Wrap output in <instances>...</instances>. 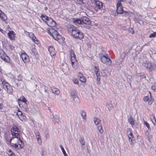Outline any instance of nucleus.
<instances>
[{
  "instance_id": "obj_63",
  "label": "nucleus",
  "mask_w": 156,
  "mask_h": 156,
  "mask_svg": "<svg viewBox=\"0 0 156 156\" xmlns=\"http://www.w3.org/2000/svg\"><path fill=\"white\" fill-rule=\"evenodd\" d=\"M155 35H156V32H155Z\"/></svg>"
},
{
  "instance_id": "obj_25",
  "label": "nucleus",
  "mask_w": 156,
  "mask_h": 156,
  "mask_svg": "<svg viewBox=\"0 0 156 156\" xmlns=\"http://www.w3.org/2000/svg\"><path fill=\"white\" fill-rule=\"evenodd\" d=\"M79 141L81 145V147H83V146L85 144V141L84 138L83 137H81L79 140Z\"/></svg>"
},
{
  "instance_id": "obj_3",
  "label": "nucleus",
  "mask_w": 156,
  "mask_h": 156,
  "mask_svg": "<svg viewBox=\"0 0 156 156\" xmlns=\"http://www.w3.org/2000/svg\"><path fill=\"white\" fill-rule=\"evenodd\" d=\"M69 31V33L71 34V35L75 38L81 39L83 37L84 34L83 32L74 26H72L70 27Z\"/></svg>"
},
{
  "instance_id": "obj_54",
  "label": "nucleus",
  "mask_w": 156,
  "mask_h": 156,
  "mask_svg": "<svg viewBox=\"0 0 156 156\" xmlns=\"http://www.w3.org/2000/svg\"><path fill=\"white\" fill-rule=\"evenodd\" d=\"M153 119H154V122H154L153 121H152L153 123H154V124H155V123L156 122V119H155V116L154 115V117H153Z\"/></svg>"
},
{
  "instance_id": "obj_15",
  "label": "nucleus",
  "mask_w": 156,
  "mask_h": 156,
  "mask_svg": "<svg viewBox=\"0 0 156 156\" xmlns=\"http://www.w3.org/2000/svg\"><path fill=\"white\" fill-rule=\"evenodd\" d=\"M21 57L24 63L28 62L29 61L28 56L25 53H22L21 55Z\"/></svg>"
},
{
  "instance_id": "obj_60",
  "label": "nucleus",
  "mask_w": 156,
  "mask_h": 156,
  "mask_svg": "<svg viewBox=\"0 0 156 156\" xmlns=\"http://www.w3.org/2000/svg\"><path fill=\"white\" fill-rule=\"evenodd\" d=\"M139 16H140V17H141V16L140 14H139Z\"/></svg>"
},
{
  "instance_id": "obj_58",
  "label": "nucleus",
  "mask_w": 156,
  "mask_h": 156,
  "mask_svg": "<svg viewBox=\"0 0 156 156\" xmlns=\"http://www.w3.org/2000/svg\"><path fill=\"white\" fill-rule=\"evenodd\" d=\"M3 12H2V11L1 10H0V15Z\"/></svg>"
},
{
  "instance_id": "obj_26",
  "label": "nucleus",
  "mask_w": 156,
  "mask_h": 156,
  "mask_svg": "<svg viewBox=\"0 0 156 156\" xmlns=\"http://www.w3.org/2000/svg\"><path fill=\"white\" fill-rule=\"evenodd\" d=\"M7 55L5 52L2 50H0V58L2 59Z\"/></svg>"
},
{
  "instance_id": "obj_29",
  "label": "nucleus",
  "mask_w": 156,
  "mask_h": 156,
  "mask_svg": "<svg viewBox=\"0 0 156 156\" xmlns=\"http://www.w3.org/2000/svg\"><path fill=\"white\" fill-rule=\"evenodd\" d=\"M56 36H55V37H54L53 38L56 41H58V40H59L62 38L61 35H60L58 34L57 35H56Z\"/></svg>"
},
{
  "instance_id": "obj_22",
  "label": "nucleus",
  "mask_w": 156,
  "mask_h": 156,
  "mask_svg": "<svg viewBox=\"0 0 156 156\" xmlns=\"http://www.w3.org/2000/svg\"><path fill=\"white\" fill-rule=\"evenodd\" d=\"M52 92L53 93L56 94H58L60 93V91L59 90L55 87H53L51 89Z\"/></svg>"
},
{
  "instance_id": "obj_2",
  "label": "nucleus",
  "mask_w": 156,
  "mask_h": 156,
  "mask_svg": "<svg viewBox=\"0 0 156 156\" xmlns=\"http://www.w3.org/2000/svg\"><path fill=\"white\" fill-rule=\"evenodd\" d=\"M73 22L76 25L80 24L82 27H85L88 29H89L90 27L87 25H90L91 23L89 19L86 17H84L81 19L74 18Z\"/></svg>"
},
{
  "instance_id": "obj_47",
  "label": "nucleus",
  "mask_w": 156,
  "mask_h": 156,
  "mask_svg": "<svg viewBox=\"0 0 156 156\" xmlns=\"http://www.w3.org/2000/svg\"><path fill=\"white\" fill-rule=\"evenodd\" d=\"M37 143L39 145H41V144L42 143V141L41 139V138H40L39 139H38V140H37Z\"/></svg>"
},
{
  "instance_id": "obj_18",
  "label": "nucleus",
  "mask_w": 156,
  "mask_h": 156,
  "mask_svg": "<svg viewBox=\"0 0 156 156\" xmlns=\"http://www.w3.org/2000/svg\"><path fill=\"white\" fill-rule=\"evenodd\" d=\"M8 35L11 40H13L14 39V32L12 31H11L8 34Z\"/></svg>"
},
{
  "instance_id": "obj_24",
  "label": "nucleus",
  "mask_w": 156,
  "mask_h": 156,
  "mask_svg": "<svg viewBox=\"0 0 156 156\" xmlns=\"http://www.w3.org/2000/svg\"><path fill=\"white\" fill-rule=\"evenodd\" d=\"M2 59L7 63H9L10 60V58L7 55L3 57Z\"/></svg>"
},
{
  "instance_id": "obj_53",
  "label": "nucleus",
  "mask_w": 156,
  "mask_h": 156,
  "mask_svg": "<svg viewBox=\"0 0 156 156\" xmlns=\"http://www.w3.org/2000/svg\"><path fill=\"white\" fill-rule=\"evenodd\" d=\"M35 135L36 136H40V134L38 131H37Z\"/></svg>"
},
{
  "instance_id": "obj_50",
  "label": "nucleus",
  "mask_w": 156,
  "mask_h": 156,
  "mask_svg": "<svg viewBox=\"0 0 156 156\" xmlns=\"http://www.w3.org/2000/svg\"><path fill=\"white\" fill-rule=\"evenodd\" d=\"M73 81L75 84H78L79 82L78 80L77 79H75L73 80Z\"/></svg>"
},
{
  "instance_id": "obj_27",
  "label": "nucleus",
  "mask_w": 156,
  "mask_h": 156,
  "mask_svg": "<svg viewBox=\"0 0 156 156\" xmlns=\"http://www.w3.org/2000/svg\"><path fill=\"white\" fill-rule=\"evenodd\" d=\"M41 18L46 23V21L48 20V19L49 17L47 16L46 15L41 14Z\"/></svg>"
},
{
  "instance_id": "obj_41",
  "label": "nucleus",
  "mask_w": 156,
  "mask_h": 156,
  "mask_svg": "<svg viewBox=\"0 0 156 156\" xmlns=\"http://www.w3.org/2000/svg\"><path fill=\"white\" fill-rule=\"evenodd\" d=\"M134 21H136V23H139L140 24V23L139 22V21H142L141 20H140L138 18H136L135 17L134 19Z\"/></svg>"
},
{
  "instance_id": "obj_37",
  "label": "nucleus",
  "mask_w": 156,
  "mask_h": 156,
  "mask_svg": "<svg viewBox=\"0 0 156 156\" xmlns=\"http://www.w3.org/2000/svg\"><path fill=\"white\" fill-rule=\"evenodd\" d=\"M32 51V55H35L37 53V51L36 49L35 48H33L31 50Z\"/></svg>"
},
{
  "instance_id": "obj_23",
  "label": "nucleus",
  "mask_w": 156,
  "mask_h": 156,
  "mask_svg": "<svg viewBox=\"0 0 156 156\" xmlns=\"http://www.w3.org/2000/svg\"><path fill=\"white\" fill-rule=\"evenodd\" d=\"M79 79L80 81L83 83H85L86 81V78L82 74H80L79 76Z\"/></svg>"
},
{
  "instance_id": "obj_17",
  "label": "nucleus",
  "mask_w": 156,
  "mask_h": 156,
  "mask_svg": "<svg viewBox=\"0 0 156 156\" xmlns=\"http://www.w3.org/2000/svg\"><path fill=\"white\" fill-rule=\"evenodd\" d=\"M122 7V6L116 7V12L117 14H122L124 12H125L126 13H128V12L126 11H124Z\"/></svg>"
},
{
  "instance_id": "obj_21",
  "label": "nucleus",
  "mask_w": 156,
  "mask_h": 156,
  "mask_svg": "<svg viewBox=\"0 0 156 156\" xmlns=\"http://www.w3.org/2000/svg\"><path fill=\"white\" fill-rule=\"evenodd\" d=\"M128 121L133 127V126L134 125V121L131 115H130V117L128 118Z\"/></svg>"
},
{
  "instance_id": "obj_33",
  "label": "nucleus",
  "mask_w": 156,
  "mask_h": 156,
  "mask_svg": "<svg viewBox=\"0 0 156 156\" xmlns=\"http://www.w3.org/2000/svg\"><path fill=\"white\" fill-rule=\"evenodd\" d=\"M149 94L150 95L151 98L150 99V100L148 102V104L149 105H151L154 102V100L152 99V98L151 93L150 92H149Z\"/></svg>"
},
{
  "instance_id": "obj_48",
  "label": "nucleus",
  "mask_w": 156,
  "mask_h": 156,
  "mask_svg": "<svg viewBox=\"0 0 156 156\" xmlns=\"http://www.w3.org/2000/svg\"><path fill=\"white\" fill-rule=\"evenodd\" d=\"M151 89L154 90V91L156 92V85H153L151 87Z\"/></svg>"
},
{
  "instance_id": "obj_4",
  "label": "nucleus",
  "mask_w": 156,
  "mask_h": 156,
  "mask_svg": "<svg viewBox=\"0 0 156 156\" xmlns=\"http://www.w3.org/2000/svg\"><path fill=\"white\" fill-rule=\"evenodd\" d=\"M2 83L1 85L4 90L8 94H12L13 93V89L12 87L5 80H1Z\"/></svg>"
},
{
  "instance_id": "obj_56",
  "label": "nucleus",
  "mask_w": 156,
  "mask_h": 156,
  "mask_svg": "<svg viewBox=\"0 0 156 156\" xmlns=\"http://www.w3.org/2000/svg\"><path fill=\"white\" fill-rule=\"evenodd\" d=\"M0 31H1L2 33H3V30L0 28Z\"/></svg>"
},
{
  "instance_id": "obj_12",
  "label": "nucleus",
  "mask_w": 156,
  "mask_h": 156,
  "mask_svg": "<svg viewBox=\"0 0 156 156\" xmlns=\"http://www.w3.org/2000/svg\"><path fill=\"white\" fill-rule=\"evenodd\" d=\"M95 6L94 7V9L96 11L99 10H101L102 8L103 4L102 2L98 0L95 1Z\"/></svg>"
},
{
  "instance_id": "obj_34",
  "label": "nucleus",
  "mask_w": 156,
  "mask_h": 156,
  "mask_svg": "<svg viewBox=\"0 0 156 156\" xmlns=\"http://www.w3.org/2000/svg\"><path fill=\"white\" fill-rule=\"evenodd\" d=\"M96 76H97V80L98 81H99L101 79V78L100 77V71L99 72H98L96 73Z\"/></svg>"
},
{
  "instance_id": "obj_20",
  "label": "nucleus",
  "mask_w": 156,
  "mask_h": 156,
  "mask_svg": "<svg viewBox=\"0 0 156 156\" xmlns=\"http://www.w3.org/2000/svg\"><path fill=\"white\" fill-rule=\"evenodd\" d=\"M0 19L3 21H5L7 20V18L6 15L3 12L0 15Z\"/></svg>"
},
{
  "instance_id": "obj_14",
  "label": "nucleus",
  "mask_w": 156,
  "mask_h": 156,
  "mask_svg": "<svg viewBox=\"0 0 156 156\" xmlns=\"http://www.w3.org/2000/svg\"><path fill=\"white\" fill-rule=\"evenodd\" d=\"M48 33L53 38L55 37L56 35L58 34V32L52 28H51L49 30H48Z\"/></svg>"
},
{
  "instance_id": "obj_36",
  "label": "nucleus",
  "mask_w": 156,
  "mask_h": 156,
  "mask_svg": "<svg viewBox=\"0 0 156 156\" xmlns=\"http://www.w3.org/2000/svg\"><path fill=\"white\" fill-rule=\"evenodd\" d=\"M31 34L33 36L32 38V39L33 40V41L36 44L38 43V41L36 40V38L35 36H34V34L33 33H31Z\"/></svg>"
},
{
  "instance_id": "obj_59",
  "label": "nucleus",
  "mask_w": 156,
  "mask_h": 156,
  "mask_svg": "<svg viewBox=\"0 0 156 156\" xmlns=\"http://www.w3.org/2000/svg\"><path fill=\"white\" fill-rule=\"evenodd\" d=\"M2 69L1 67H0V72L1 71Z\"/></svg>"
},
{
  "instance_id": "obj_55",
  "label": "nucleus",
  "mask_w": 156,
  "mask_h": 156,
  "mask_svg": "<svg viewBox=\"0 0 156 156\" xmlns=\"http://www.w3.org/2000/svg\"><path fill=\"white\" fill-rule=\"evenodd\" d=\"M36 138L37 140H38V139H39L41 138L40 136H36Z\"/></svg>"
},
{
  "instance_id": "obj_30",
  "label": "nucleus",
  "mask_w": 156,
  "mask_h": 156,
  "mask_svg": "<svg viewBox=\"0 0 156 156\" xmlns=\"http://www.w3.org/2000/svg\"><path fill=\"white\" fill-rule=\"evenodd\" d=\"M107 106L109 110L112 109L113 108V105L111 103H108Z\"/></svg>"
},
{
  "instance_id": "obj_32",
  "label": "nucleus",
  "mask_w": 156,
  "mask_h": 156,
  "mask_svg": "<svg viewBox=\"0 0 156 156\" xmlns=\"http://www.w3.org/2000/svg\"><path fill=\"white\" fill-rule=\"evenodd\" d=\"M81 115L82 116V118L84 119H86V116L85 112L83 111H82L81 113Z\"/></svg>"
},
{
  "instance_id": "obj_8",
  "label": "nucleus",
  "mask_w": 156,
  "mask_h": 156,
  "mask_svg": "<svg viewBox=\"0 0 156 156\" xmlns=\"http://www.w3.org/2000/svg\"><path fill=\"white\" fill-rule=\"evenodd\" d=\"M94 121L100 133H102L103 131L101 124V120L98 118L95 117L94 118Z\"/></svg>"
},
{
  "instance_id": "obj_42",
  "label": "nucleus",
  "mask_w": 156,
  "mask_h": 156,
  "mask_svg": "<svg viewBox=\"0 0 156 156\" xmlns=\"http://www.w3.org/2000/svg\"><path fill=\"white\" fill-rule=\"evenodd\" d=\"M120 6H122V5L121 3V2H120V1L118 0V2L117 4L116 7H120Z\"/></svg>"
},
{
  "instance_id": "obj_7",
  "label": "nucleus",
  "mask_w": 156,
  "mask_h": 156,
  "mask_svg": "<svg viewBox=\"0 0 156 156\" xmlns=\"http://www.w3.org/2000/svg\"><path fill=\"white\" fill-rule=\"evenodd\" d=\"M144 67H146L148 71H151L156 67V65L154 63H151L150 62L145 61L143 64Z\"/></svg>"
},
{
  "instance_id": "obj_9",
  "label": "nucleus",
  "mask_w": 156,
  "mask_h": 156,
  "mask_svg": "<svg viewBox=\"0 0 156 156\" xmlns=\"http://www.w3.org/2000/svg\"><path fill=\"white\" fill-rule=\"evenodd\" d=\"M127 133L130 144H134L136 142L135 139L133 136L132 132L129 129H128Z\"/></svg>"
},
{
  "instance_id": "obj_5",
  "label": "nucleus",
  "mask_w": 156,
  "mask_h": 156,
  "mask_svg": "<svg viewBox=\"0 0 156 156\" xmlns=\"http://www.w3.org/2000/svg\"><path fill=\"white\" fill-rule=\"evenodd\" d=\"M70 57L72 67L75 69H76L77 67V61L74 51L72 50L70 51Z\"/></svg>"
},
{
  "instance_id": "obj_45",
  "label": "nucleus",
  "mask_w": 156,
  "mask_h": 156,
  "mask_svg": "<svg viewBox=\"0 0 156 156\" xmlns=\"http://www.w3.org/2000/svg\"><path fill=\"white\" fill-rule=\"evenodd\" d=\"M19 119L21 120H23L25 119V117L23 115L20 116H19Z\"/></svg>"
},
{
  "instance_id": "obj_62",
  "label": "nucleus",
  "mask_w": 156,
  "mask_h": 156,
  "mask_svg": "<svg viewBox=\"0 0 156 156\" xmlns=\"http://www.w3.org/2000/svg\"><path fill=\"white\" fill-rule=\"evenodd\" d=\"M12 139L11 138L10 139V142H11V140H12Z\"/></svg>"
},
{
  "instance_id": "obj_19",
  "label": "nucleus",
  "mask_w": 156,
  "mask_h": 156,
  "mask_svg": "<svg viewBox=\"0 0 156 156\" xmlns=\"http://www.w3.org/2000/svg\"><path fill=\"white\" fill-rule=\"evenodd\" d=\"M70 95L73 100H74V98H77L78 100H79V99L77 97V93L76 91H71L70 93ZM78 101H79V100Z\"/></svg>"
},
{
  "instance_id": "obj_61",
  "label": "nucleus",
  "mask_w": 156,
  "mask_h": 156,
  "mask_svg": "<svg viewBox=\"0 0 156 156\" xmlns=\"http://www.w3.org/2000/svg\"><path fill=\"white\" fill-rule=\"evenodd\" d=\"M9 152H12L10 150L9 151Z\"/></svg>"
},
{
  "instance_id": "obj_52",
  "label": "nucleus",
  "mask_w": 156,
  "mask_h": 156,
  "mask_svg": "<svg viewBox=\"0 0 156 156\" xmlns=\"http://www.w3.org/2000/svg\"><path fill=\"white\" fill-rule=\"evenodd\" d=\"M45 137H46V138H47V139H48L49 137V135L48 134V133L46 134L45 135Z\"/></svg>"
},
{
  "instance_id": "obj_11",
  "label": "nucleus",
  "mask_w": 156,
  "mask_h": 156,
  "mask_svg": "<svg viewBox=\"0 0 156 156\" xmlns=\"http://www.w3.org/2000/svg\"><path fill=\"white\" fill-rule=\"evenodd\" d=\"M19 104L20 107L22 109L26 112H28V105L27 102H19Z\"/></svg>"
},
{
  "instance_id": "obj_1",
  "label": "nucleus",
  "mask_w": 156,
  "mask_h": 156,
  "mask_svg": "<svg viewBox=\"0 0 156 156\" xmlns=\"http://www.w3.org/2000/svg\"><path fill=\"white\" fill-rule=\"evenodd\" d=\"M11 132L15 143L12 144V146L18 149L23 148L24 144L22 140V134L20 129L16 126H13L12 128Z\"/></svg>"
},
{
  "instance_id": "obj_51",
  "label": "nucleus",
  "mask_w": 156,
  "mask_h": 156,
  "mask_svg": "<svg viewBox=\"0 0 156 156\" xmlns=\"http://www.w3.org/2000/svg\"><path fill=\"white\" fill-rule=\"evenodd\" d=\"M17 80L18 81H20L21 80V76L20 75L19 76H18V78L17 79Z\"/></svg>"
},
{
  "instance_id": "obj_31",
  "label": "nucleus",
  "mask_w": 156,
  "mask_h": 156,
  "mask_svg": "<svg viewBox=\"0 0 156 156\" xmlns=\"http://www.w3.org/2000/svg\"><path fill=\"white\" fill-rule=\"evenodd\" d=\"M60 147L61 148V150H62V151L64 155L65 156H68L67 154H66L64 149L63 147L62 146V145H60Z\"/></svg>"
},
{
  "instance_id": "obj_35",
  "label": "nucleus",
  "mask_w": 156,
  "mask_h": 156,
  "mask_svg": "<svg viewBox=\"0 0 156 156\" xmlns=\"http://www.w3.org/2000/svg\"><path fill=\"white\" fill-rule=\"evenodd\" d=\"M76 3L82 5L83 4V0H74Z\"/></svg>"
},
{
  "instance_id": "obj_46",
  "label": "nucleus",
  "mask_w": 156,
  "mask_h": 156,
  "mask_svg": "<svg viewBox=\"0 0 156 156\" xmlns=\"http://www.w3.org/2000/svg\"><path fill=\"white\" fill-rule=\"evenodd\" d=\"M101 56H104L105 55H108L107 53H105V51H102L101 52Z\"/></svg>"
},
{
  "instance_id": "obj_49",
  "label": "nucleus",
  "mask_w": 156,
  "mask_h": 156,
  "mask_svg": "<svg viewBox=\"0 0 156 156\" xmlns=\"http://www.w3.org/2000/svg\"><path fill=\"white\" fill-rule=\"evenodd\" d=\"M17 115L19 116H20L22 115V113L21 112L19 111L18 113H17Z\"/></svg>"
},
{
  "instance_id": "obj_43",
  "label": "nucleus",
  "mask_w": 156,
  "mask_h": 156,
  "mask_svg": "<svg viewBox=\"0 0 156 156\" xmlns=\"http://www.w3.org/2000/svg\"><path fill=\"white\" fill-rule=\"evenodd\" d=\"M143 100L144 101H148L149 100L148 97L147 96H146L144 97L143 98Z\"/></svg>"
},
{
  "instance_id": "obj_10",
  "label": "nucleus",
  "mask_w": 156,
  "mask_h": 156,
  "mask_svg": "<svg viewBox=\"0 0 156 156\" xmlns=\"http://www.w3.org/2000/svg\"><path fill=\"white\" fill-rule=\"evenodd\" d=\"M131 49V48H129L128 45H125L124 47V51L121 55V58L123 59L130 52Z\"/></svg>"
},
{
  "instance_id": "obj_44",
  "label": "nucleus",
  "mask_w": 156,
  "mask_h": 156,
  "mask_svg": "<svg viewBox=\"0 0 156 156\" xmlns=\"http://www.w3.org/2000/svg\"><path fill=\"white\" fill-rule=\"evenodd\" d=\"M156 36L155 32H154L153 34H151L149 36L150 38H152L153 37H154Z\"/></svg>"
},
{
  "instance_id": "obj_28",
  "label": "nucleus",
  "mask_w": 156,
  "mask_h": 156,
  "mask_svg": "<svg viewBox=\"0 0 156 156\" xmlns=\"http://www.w3.org/2000/svg\"><path fill=\"white\" fill-rule=\"evenodd\" d=\"M19 102H27V100L24 96L21 97L20 99H18Z\"/></svg>"
},
{
  "instance_id": "obj_40",
  "label": "nucleus",
  "mask_w": 156,
  "mask_h": 156,
  "mask_svg": "<svg viewBox=\"0 0 156 156\" xmlns=\"http://www.w3.org/2000/svg\"><path fill=\"white\" fill-rule=\"evenodd\" d=\"M94 68L95 69H94V70L95 73L99 72L98 67L95 66Z\"/></svg>"
},
{
  "instance_id": "obj_6",
  "label": "nucleus",
  "mask_w": 156,
  "mask_h": 156,
  "mask_svg": "<svg viewBox=\"0 0 156 156\" xmlns=\"http://www.w3.org/2000/svg\"><path fill=\"white\" fill-rule=\"evenodd\" d=\"M100 58L101 61L103 63L109 66L111 64L112 61L108 55L100 56Z\"/></svg>"
},
{
  "instance_id": "obj_57",
  "label": "nucleus",
  "mask_w": 156,
  "mask_h": 156,
  "mask_svg": "<svg viewBox=\"0 0 156 156\" xmlns=\"http://www.w3.org/2000/svg\"><path fill=\"white\" fill-rule=\"evenodd\" d=\"M119 1H120V2H124L125 1L124 0H119Z\"/></svg>"
},
{
  "instance_id": "obj_16",
  "label": "nucleus",
  "mask_w": 156,
  "mask_h": 156,
  "mask_svg": "<svg viewBox=\"0 0 156 156\" xmlns=\"http://www.w3.org/2000/svg\"><path fill=\"white\" fill-rule=\"evenodd\" d=\"M48 50L51 56L54 55L55 54L56 51L55 50V49L52 46H50Z\"/></svg>"
},
{
  "instance_id": "obj_39",
  "label": "nucleus",
  "mask_w": 156,
  "mask_h": 156,
  "mask_svg": "<svg viewBox=\"0 0 156 156\" xmlns=\"http://www.w3.org/2000/svg\"><path fill=\"white\" fill-rule=\"evenodd\" d=\"M144 124L146 126H147V128L149 130H150V129H151V128L150 126H149V123H147V122L146 121H144Z\"/></svg>"
},
{
  "instance_id": "obj_38",
  "label": "nucleus",
  "mask_w": 156,
  "mask_h": 156,
  "mask_svg": "<svg viewBox=\"0 0 156 156\" xmlns=\"http://www.w3.org/2000/svg\"><path fill=\"white\" fill-rule=\"evenodd\" d=\"M127 78L128 79L127 81L129 82V84H130L131 83V80L132 79V77L130 75H129L127 76Z\"/></svg>"
},
{
  "instance_id": "obj_13",
  "label": "nucleus",
  "mask_w": 156,
  "mask_h": 156,
  "mask_svg": "<svg viewBox=\"0 0 156 156\" xmlns=\"http://www.w3.org/2000/svg\"><path fill=\"white\" fill-rule=\"evenodd\" d=\"M49 26L51 27H54L55 26L56 22L51 18L49 17L46 23Z\"/></svg>"
}]
</instances>
